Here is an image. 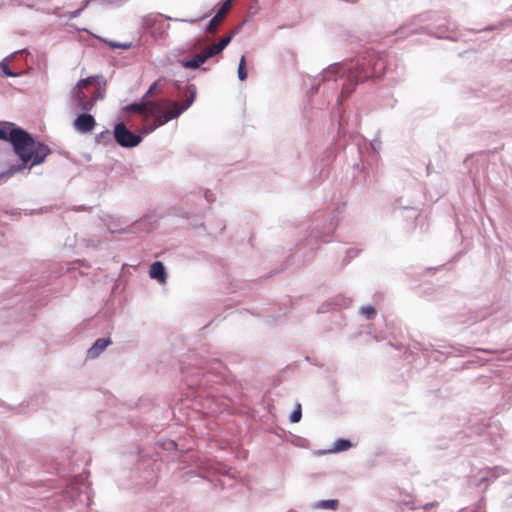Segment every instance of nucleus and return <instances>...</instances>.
Returning a JSON list of instances; mask_svg holds the SVG:
<instances>
[{"mask_svg": "<svg viewBox=\"0 0 512 512\" xmlns=\"http://www.w3.org/2000/svg\"><path fill=\"white\" fill-rule=\"evenodd\" d=\"M197 89L194 84H190L185 88L183 93V103L174 102L173 100H152L142 99L141 102L132 103L126 106L127 112L140 113L146 118L152 117L153 122L150 124L148 131L152 132L168 121L179 117L187 110L195 101Z\"/></svg>", "mask_w": 512, "mask_h": 512, "instance_id": "obj_1", "label": "nucleus"}, {"mask_svg": "<svg viewBox=\"0 0 512 512\" xmlns=\"http://www.w3.org/2000/svg\"><path fill=\"white\" fill-rule=\"evenodd\" d=\"M0 140L12 143L15 153L25 165L28 163L31 166L39 165L51 153L48 145L36 142L29 133L16 128L12 123L0 126Z\"/></svg>", "mask_w": 512, "mask_h": 512, "instance_id": "obj_2", "label": "nucleus"}, {"mask_svg": "<svg viewBox=\"0 0 512 512\" xmlns=\"http://www.w3.org/2000/svg\"><path fill=\"white\" fill-rule=\"evenodd\" d=\"M97 77L90 76L77 82L72 90V98L76 107L83 111H90L95 106V98H87L85 90L95 84Z\"/></svg>", "mask_w": 512, "mask_h": 512, "instance_id": "obj_3", "label": "nucleus"}, {"mask_svg": "<svg viewBox=\"0 0 512 512\" xmlns=\"http://www.w3.org/2000/svg\"><path fill=\"white\" fill-rule=\"evenodd\" d=\"M114 138L116 143L123 147H135L142 141L139 135L132 133L123 123H118L115 126Z\"/></svg>", "mask_w": 512, "mask_h": 512, "instance_id": "obj_4", "label": "nucleus"}, {"mask_svg": "<svg viewBox=\"0 0 512 512\" xmlns=\"http://www.w3.org/2000/svg\"><path fill=\"white\" fill-rule=\"evenodd\" d=\"M233 1L234 0H226V2L222 5L221 9L218 11L216 16L209 21L206 28V31L209 34H215L216 31L219 29L220 24L224 21L226 15L231 9Z\"/></svg>", "mask_w": 512, "mask_h": 512, "instance_id": "obj_5", "label": "nucleus"}, {"mask_svg": "<svg viewBox=\"0 0 512 512\" xmlns=\"http://www.w3.org/2000/svg\"><path fill=\"white\" fill-rule=\"evenodd\" d=\"M233 34L234 33H231V34L223 37L216 44H212V45L204 48L202 50V53L205 56V58L210 59L212 57H216L217 55L221 54L224 51V49L230 44Z\"/></svg>", "mask_w": 512, "mask_h": 512, "instance_id": "obj_6", "label": "nucleus"}, {"mask_svg": "<svg viewBox=\"0 0 512 512\" xmlns=\"http://www.w3.org/2000/svg\"><path fill=\"white\" fill-rule=\"evenodd\" d=\"M96 126V120L91 114L82 113L74 120V128L81 132H91Z\"/></svg>", "mask_w": 512, "mask_h": 512, "instance_id": "obj_7", "label": "nucleus"}, {"mask_svg": "<svg viewBox=\"0 0 512 512\" xmlns=\"http://www.w3.org/2000/svg\"><path fill=\"white\" fill-rule=\"evenodd\" d=\"M150 277L164 283L166 280V272L162 262H153L150 267Z\"/></svg>", "mask_w": 512, "mask_h": 512, "instance_id": "obj_8", "label": "nucleus"}, {"mask_svg": "<svg viewBox=\"0 0 512 512\" xmlns=\"http://www.w3.org/2000/svg\"><path fill=\"white\" fill-rule=\"evenodd\" d=\"M111 343L110 339H98L87 351V356L96 358Z\"/></svg>", "mask_w": 512, "mask_h": 512, "instance_id": "obj_9", "label": "nucleus"}, {"mask_svg": "<svg viewBox=\"0 0 512 512\" xmlns=\"http://www.w3.org/2000/svg\"><path fill=\"white\" fill-rule=\"evenodd\" d=\"M206 58L203 55V53H199L195 55L191 60H185L182 62L183 67L189 68V69H196L199 68L201 65H203L206 62Z\"/></svg>", "mask_w": 512, "mask_h": 512, "instance_id": "obj_10", "label": "nucleus"}, {"mask_svg": "<svg viewBox=\"0 0 512 512\" xmlns=\"http://www.w3.org/2000/svg\"><path fill=\"white\" fill-rule=\"evenodd\" d=\"M352 447V443L347 439H337L333 444L332 452H343Z\"/></svg>", "mask_w": 512, "mask_h": 512, "instance_id": "obj_11", "label": "nucleus"}, {"mask_svg": "<svg viewBox=\"0 0 512 512\" xmlns=\"http://www.w3.org/2000/svg\"><path fill=\"white\" fill-rule=\"evenodd\" d=\"M162 79H158L156 80L151 86L150 88L148 89V91L146 92L145 96H144V99H146L147 101H149V98L151 96H153L155 93H161V89H160V83H161Z\"/></svg>", "mask_w": 512, "mask_h": 512, "instance_id": "obj_12", "label": "nucleus"}, {"mask_svg": "<svg viewBox=\"0 0 512 512\" xmlns=\"http://www.w3.org/2000/svg\"><path fill=\"white\" fill-rule=\"evenodd\" d=\"M238 77L241 81H244L247 78L246 60L244 56H242L239 61Z\"/></svg>", "mask_w": 512, "mask_h": 512, "instance_id": "obj_13", "label": "nucleus"}, {"mask_svg": "<svg viewBox=\"0 0 512 512\" xmlns=\"http://www.w3.org/2000/svg\"><path fill=\"white\" fill-rule=\"evenodd\" d=\"M321 509H335L338 506L337 500H326L321 501L318 503V505Z\"/></svg>", "mask_w": 512, "mask_h": 512, "instance_id": "obj_14", "label": "nucleus"}, {"mask_svg": "<svg viewBox=\"0 0 512 512\" xmlns=\"http://www.w3.org/2000/svg\"><path fill=\"white\" fill-rule=\"evenodd\" d=\"M361 313L367 318L371 319L375 315L376 311L373 306L367 305L361 308Z\"/></svg>", "mask_w": 512, "mask_h": 512, "instance_id": "obj_15", "label": "nucleus"}, {"mask_svg": "<svg viewBox=\"0 0 512 512\" xmlns=\"http://www.w3.org/2000/svg\"><path fill=\"white\" fill-rule=\"evenodd\" d=\"M290 421L292 423H299L301 421V405L300 404H298V408L291 413Z\"/></svg>", "mask_w": 512, "mask_h": 512, "instance_id": "obj_16", "label": "nucleus"}, {"mask_svg": "<svg viewBox=\"0 0 512 512\" xmlns=\"http://www.w3.org/2000/svg\"><path fill=\"white\" fill-rule=\"evenodd\" d=\"M0 69L2 71V73L6 76H11V77H14L16 76L17 74L16 73H13L12 71L9 70V66L5 63H2L0 65Z\"/></svg>", "mask_w": 512, "mask_h": 512, "instance_id": "obj_17", "label": "nucleus"}, {"mask_svg": "<svg viewBox=\"0 0 512 512\" xmlns=\"http://www.w3.org/2000/svg\"><path fill=\"white\" fill-rule=\"evenodd\" d=\"M375 74H371V75H368V74H365V75H357L356 76V81L357 82H363L365 81L366 79H368L369 77L371 76H374Z\"/></svg>", "mask_w": 512, "mask_h": 512, "instance_id": "obj_18", "label": "nucleus"}, {"mask_svg": "<svg viewBox=\"0 0 512 512\" xmlns=\"http://www.w3.org/2000/svg\"><path fill=\"white\" fill-rule=\"evenodd\" d=\"M110 46L112 48H123V49H127L129 47V45H120V44H116V43H110Z\"/></svg>", "mask_w": 512, "mask_h": 512, "instance_id": "obj_19", "label": "nucleus"}, {"mask_svg": "<svg viewBox=\"0 0 512 512\" xmlns=\"http://www.w3.org/2000/svg\"><path fill=\"white\" fill-rule=\"evenodd\" d=\"M102 98H103V94L101 92H97L90 99H95V101H96L97 99H102Z\"/></svg>", "mask_w": 512, "mask_h": 512, "instance_id": "obj_20", "label": "nucleus"}, {"mask_svg": "<svg viewBox=\"0 0 512 512\" xmlns=\"http://www.w3.org/2000/svg\"><path fill=\"white\" fill-rule=\"evenodd\" d=\"M350 93H351V91L348 90V88H346V87L342 88V95L348 96Z\"/></svg>", "mask_w": 512, "mask_h": 512, "instance_id": "obj_21", "label": "nucleus"}, {"mask_svg": "<svg viewBox=\"0 0 512 512\" xmlns=\"http://www.w3.org/2000/svg\"><path fill=\"white\" fill-rule=\"evenodd\" d=\"M398 512H413V508H402Z\"/></svg>", "mask_w": 512, "mask_h": 512, "instance_id": "obj_22", "label": "nucleus"}, {"mask_svg": "<svg viewBox=\"0 0 512 512\" xmlns=\"http://www.w3.org/2000/svg\"><path fill=\"white\" fill-rule=\"evenodd\" d=\"M187 21L190 22V23L196 22V20H187Z\"/></svg>", "mask_w": 512, "mask_h": 512, "instance_id": "obj_23", "label": "nucleus"}]
</instances>
